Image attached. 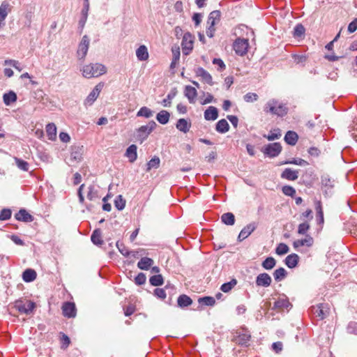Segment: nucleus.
<instances>
[{
	"instance_id": "f257e3e1",
	"label": "nucleus",
	"mask_w": 357,
	"mask_h": 357,
	"mask_svg": "<svg viewBox=\"0 0 357 357\" xmlns=\"http://www.w3.org/2000/svg\"><path fill=\"white\" fill-rule=\"evenodd\" d=\"M264 110L266 113L282 117L287 114L288 107L285 104L279 102L275 99H271L266 103Z\"/></svg>"
},
{
	"instance_id": "f03ea898",
	"label": "nucleus",
	"mask_w": 357,
	"mask_h": 357,
	"mask_svg": "<svg viewBox=\"0 0 357 357\" xmlns=\"http://www.w3.org/2000/svg\"><path fill=\"white\" fill-rule=\"evenodd\" d=\"M82 72L85 78L98 77L106 73V68L100 63H91L84 66Z\"/></svg>"
},
{
	"instance_id": "7ed1b4c3",
	"label": "nucleus",
	"mask_w": 357,
	"mask_h": 357,
	"mask_svg": "<svg viewBox=\"0 0 357 357\" xmlns=\"http://www.w3.org/2000/svg\"><path fill=\"white\" fill-rule=\"evenodd\" d=\"M14 307L21 314H30L36 308V303L26 298H20L15 301Z\"/></svg>"
},
{
	"instance_id": "20e7f679",
	"label": "nucleus",
	"mask_w": 357,
	"mask_h": 357,
	"mask_svg": "<svg viewBox=\"0 0 357 357\" xmlns=\"http://www.w3.org/2000/svg\"><path fill=\"white\" fill-rule=\"evenodd\" d=\"M236 335L234 336L233 341L241 346L248 347L251 339L250 333L248 329L243 328L236 332Z\"/></svg>"
},
{
	"instance_id": "39448f33",
	"label": "nucleus",
	"mask_w": 357,
	"mask_h": 357,
	"mask_svg": "<svg viewBox=\"0 0 357 357\" xmlns=\"http://www.w3.org/2000/svg\"><path fill=\"white\" fill-rule=\"evenodd\" d=\"M84 146L82 145H74L71 146L70 162L72 165L79 162L82 160Z\"/></svg>"
},
{
	"instance_id": "423d86ee",
	"label": "nucleus",
	"mask_w": 357,
	"mask_h": 357,
	"mask_svg": "<svg viewBox=\"0 0 357 357\" xmlns=\"http://www.w3.org/2000/svg\"><path fill=\"white\" fill-rule=\"evenodd\" d=\"M194 37L190 32L184 33L181 42L183 53L188 55L193 49Z\"/></svg>"
},
{
	"instance_id": "0eeeda50",
	"label": "nucleus",
	"mask_w": 357,
	"mask_h": 357,
	"mask_svg": "<svg viewBox=\"0 0 357 357\" xmlns=\"http://www.w3.org/2000/svg\"><path fill=\"white\" fill-rule=\"evenodd\" d=\"M282 146L279 142L268 144L265 146L262 151L263 153L270 158L278 156L282 151Z\"/></svg>"
},
{
	"instance_id": "6e6552de",
	"label": "nucleus",
	"mask_w": 357,
	"mask_h": 357,
	"mask_svg": "<svg viewBox=\"0 0 357 357\" xmlns=\"http://www.w3.org/2000/svg\"><path fill=\"white\" fill-rule=\"evenodd\" d=\"M248 46V40L244 38H237L233 44L234 50L239 56H243L247 53Z\"/></svg>"
},
{
	"instance_id": "1a4fd4ad",
	"label": "nucleus",
	"mask_w": 357,
	"mask_h": 357,
	"mask_svg": "<svg viewBox=\"0 0 357 357\" xmlns=\"http://www.w3.org/2000/svg\"><path fill=\"white\" fill-rule=\"evenodd\" d=\"M90 40L86 35H84L78 45L77 51L79 59H84L88 52Z\"/></svg>"
},
{
	"instance_id": "9d476101",
	"label": "nucleus",
	"mask_w": 357,
	"mask_h": 357,
	"mask_svg": "<svg viewBox=\"0 0 357 357\" xmlns=\"http://www.w3.org/2000/svg\"><path fill=\"white\" fill-rule=\"evenodd\" d=\"M311 311L315 317L322 320L325 319L328 314V305L326 303H320L316 306H312Z\"/></svg>"
},
{
	"instance_id": "9b49d317",
	"label": "nucleus",
	"mask_w": 357,
	"mask_h": 357,
	"mask_svg": "<svg viewBox=\"0 0 357 357\" xmlns=\"http://www.w3.org/2000/svg\"><path fill=\"white\" fill-rule=\"evenodd\" d=\"M156 126L157 124L154 121H149L147 125L142 126L137 130L139 137L143 140L146 139L149 135L155 129Z\"/></svg>"
},
{
	"instance_id": "f8f14e48",
	"label": "nucleus",
	"mask_w": 357,
	"mask_h": 357,
	"mask_svg": "<svg viewBox=\"0 0 357 357\" xmlns=\"http://www.w3.org/2000/svg\"><path fill=\"white\" fill-rule=\"evenodd\" d=\"M102 88H103V83H102V82L98 83L93 88V89L91 91V93L88 95V96L86 97V98L84 101V105H91L95 102V100L97 99V98L98 97Z\"/></svg>"
},
{
	"instance_id": "ddd939ff",
	"label": "nucleus",
	"mask_w": 357,
	"mask_h": 357,
	"mask_svg": "<svg viewBox=\"0 0 357 357\" xmlns=\"http://www.w3.org/2000/svg\"><path fill=\"white\" fill-rule=\"evenodd\" d=\"M62 312L64 317L74 318L77 314V309L74 303L65 302L62 305Z\"/></svg>"
},
{
	"instance_id": "4468645a",
	"label": "nucleus",
	"mask_w": 357,
	"mask_h": 357,
	"mask_svg": "<svg viewBox=\"0 0 357 357\" xmlns=\"http://www.w3.org/2000/svg\"><path fill=\"white\" fill-rule=\"evenodd\" d=\"M257 228V224L255 222H251L244 227L239 233L238 236V241H243L247 238Z\"/></svg>"
},
{
	"instance_id": "2eb2a0df",
	"label": "nucleus",
	"mask_w": 357,
	"mask_h": 357,
	"mask_svg": "<svg viewBox=\"0 0 357 357\" xmlns=\"http://www.w3.org/2000/svg\"><path fill=\"white\" fill-rule=\"evenodd\" d=\"M292 305L289 301V299L285 296H283L282 297L279 298L276 301H275L272 310L281 311L283 310L284 309H288Z\"/></svg>"
},
{
	"instance_id": "dca6fc26",
	"label": "nucleus",
	"mask_w": 357,
	"mask_h": 357,
	"mask_svg": "<svg viewBox=\"0 0 357 357\" xmlns=\"http://www.w3.org/2000/svg\"><path fill=\"white\" fill-rule=\"evenodd\" d=\"M272 282L271 277L266 273L259 274L256 278V285L257 287H268Z\"/></svg>"
},
{
	"instance_id": "f3484780",
	"label": "nucleus",
	"mask_w": 357,
	"mask_h": 357,
	"mask_svg": "<svg viewBox=\"0 0 357 357\" xmlns=\"http://www.w3.org/2000/svg\"><path fill=\"white\" fill-rule=\"evenodd\" d=\"M15 218L17 220L24 222H31L33 220V217L24 208H21L16 213Z\"/></svg>"
},
{
	"instance_id": "a211bd4d",
	"label": "nucleus",
	"mask_w": 357,
	"mask_h": 357,
	"mask_svg": "<svg viewBox=\"0 0 357 357\" xmlns=\"http://www.w3.org/2000/svg\"><path fill=\"white\" fill-rule=\"evenodd\" d=\"M195 74L197 77H200L204 82L210 85L213 84V79L211 75L203 68H197L195 70Z\"/></svg>"
},
{
	"instance_id": "6ab92c4d",
	"label": "nucleus",
	"mask_w": 357,
	"mask_h": 357,
	"mask_svg": "<svg viewBox=\"0 0 357 357\" xmlns=\"http://www.w3.org/2000/svg\"><path fill=\"white\" fill-rule=\"evenodd\" d=\"M298 170L286 168L281 174V178L289 181H296L298 178Z\"/></svg>"
},
{
	"instance_id": "aec40b11",
	"label": "nucleus",
	"mask_w": 357,
	"mask_h": 357,
	"mask_svg": "<svg viewBox=\"0 0 357 357\" xmlns=\"http://www.w3.org/2000/svg\"><path fill=\"white\" fill-rule=\"evenodd\" d=\"M204 116L206 121H215L218 117V110L215 107L210 106L205 110Z\"/></svg>"
},
{
	"instance_id": "412c9836",
	"label": "nucleus",
	"mask_w": 357,
	"mask_h": 357,
	"mask_svg": "<svg viewBox=\"0 0 357 357\" xmlns=\"http://www.w3.org/2000/svg\"><path fill=\"white\" fill-rule=\"evenodd\" d=\"M184 95L188 98L190 103H195V98L197 96V90L195 87L191 86H185Z\"/></svg>"
},
{
	"instance_id": "4be33fe9",
	"label": "nucleus",
	"mask_w": 357,
	"mask_h": 357,
	"mask_svg": "<svg viewBox=\"0 0 357 357\" xmlns=\"http://www.w3.org/2000/svg\"><path fill=\"white\" fill-rule=\"evenodd\" d=\"M137 147L135 144H131L126 149L125 156L128 158L131 163L134 162L137 158Z\"/></svg>"
},
{
	"instance_id": "5701e85b",
	"label": "nucleus",
	"mask_w": 357,
	"mask_h": 357,
	"mask_svg": "<svg viewBox=\"0 0 357 357\" xmlns=\"http://www.w3.org/2000/svg\"><path fill=\"white\" fill-rule=\"evenodd\" d=\"M154 261L152 259L144 257H142L137 263V267L141 270H149L153 264Z\"/></svg>"
},
{
	"instance_id": "b1692460",
	"label": "nucleus",
	"mask_w": 357,
	"mask_h": 357,
	"mask_svg": "<svg viewBox=\"0 0 357 357\" xmlns=\"http://www.w3.org/2000/svg\"><path fill=\"white\" fill-rule=\"evenodd\" d=\"M284 139L287 144L294 146L298 142V135L296 132L289 130L287 132Z\"/></svg>"
},
{
	"instance_id": "393cba45",
	"label": "nucleus",
	"mask_w": 357,
	"mask_h": 357,
	"mask_svg": "<svg viewBox=\"0 0 357 357\" xmlns=\"http://www.w3.org/2000/svg\"><path fill=\"white\" fill-rule=\"evenodd\" d=\"M299 257L296 254H291L288 255L284 260L285 264L289 268H295L298 263Z\"/></svg>"
},
{
	"instance_id": "a878e982",
	"label": "nucleus",
	"mask_w": 357,
	"mask_h": 357,
	"mask_svg": "<svg viewBox=\"0 0 357 357\" xmlns=\"http://www.w3.org/2000/svg\"><path fill=\"white\" fill-rule=\"evenodd\" d=\"M136 56L141 61H146L149 58V52L145 45H140L136 50Z\"/></svg>"
},
{
	"instance_id": "bb28decb",
	"label": "nucleus",
	"mask_w": 357,
	"mask_h": 357,
	"mask_svg": "<svg viewBox=\"0 0 357 357\" xmlns=\"http://www.w3.org/2000/svg\"><path fill=\"white\" fill-rule=\"evenodd\" d=\"M176 127L178 130L186 133L189 131L191 127V123L185 119H180L178 120Z\"/></svg>"
},
{
	"instance_id": "cd10ccee",
	"label": "nucleus",
	"mask_w": 357,
	"mask_h": 357,
	"mask_svg": "<svg viewBox=\"0 0 357 357\" xmlns=\"http://www.w3.org/2000/svg\"><path fill=\"white\" fill-rule=\"evenodd\" d=\"M36 272L31 268L26 269L22 273V279L26 282H33L36 278Z\"/></svg>"
},
{
	"instance_id": "c85d7f7f",
	"label": "nucleus",
	"mask_w": 357,
	"mask_h": 357,
	"mask_svg": "<svg viewBox=\"0 0 357 357\" xmlns=\"http://www.w3.org/2000/svg\"><path fill=\"white\" fill-rule=\"evenodd\" d=\"M313 241V238L311 236H307L304 239L295 241L293 243V245L296 249L303 245L310 247L312 245Z\"/></svg>"
},
{
	"instance_id": "c756f323",
	"label": "nucleus",
	"mask_w": 357,
	"mask_h": 357,
	"mask_svg": "<svg viewBox=\"0 0 357 357\" xmlns=\"http://www.w3.org/2000/svg\"><path fill=\"white\" fill-rule=\"evenodd\" d=\"M192 303V300L185 294L180 295L177 299L178 305L181 308L190 305Z\"/></svg>"
},
{
	"instance_id": "7c9ffc66",
	"label": "nucleus",
	"mask_w": 357,
	"mask_h": 357,
	"mask_svg": "<svg viewBox=\"0 0 357 357\" xmlns=\"http://www.w3.org/2000/svg\"><path fill=\"white\" fill-rule=\"evenodd\" d=\"M229 125L228 122L222 119L218 121L215 126V130L220 133H225L229 131Z\"/></svg>"
},
{
	"instance_id": "2f4dec72",
	"label": "nucleus",
	"mask_w": 357,
	"mask_h": 357,
	"mask_svg": "<svg viewBox=\"0 0 357 357\" xmlns=\"http://www.w3.org/2000/svg\"><path fill=\"white\" fill-rule=\"evenodd\" d=\"M221 221L226 225H234L235 223V216L231 212L225 213L221 215Z\"/></svg>"
},
{
	"instance_id": "473e14b6",
	"label": "nucleus",
	"mask_w": 357,
	"mask_h": 357,
	"mask_svg": "<svg viewBox=\"0 0 357 357\" xmlns=\"http://www.w3.org/2000/svg\"><path fill=\"white\" fill-rule=\"evenodd\" d=\"M17 98V97L16 93L13 91L4 93L3 96V102L7 106L10 105L12 103L16 102Z\"/></svg>"
},
{
	"instance_id": "72a5a7b5",
	"label": "nucleus",
	"mask_w": 357,
	"mask_h": 357,
	"mask_svg": "<svg viewBox=\"0 0 357 357\" xmlns=\"http://www.w3.org/2000/svg\"><path fill=\"white\" fill-rule=\"evenodd\" d=\"M169 117L170 114L166 110H162L156 115L157 121L162 125H165L169 122Z\"/></svg>"
},
{
	"instance_id": "f704fd0d",
	"label": "nucleus",
	"mask_w": 357,
	"mask_h": 357,
	"mask_svg": "<svg viewBox=\"0 0 357 357\" xmlns=\"http://www.w3.org/2000/svg\"><path fill=\"white\" fill-rule=\"evenodd\" d=\"M273 275L274 280L276 282H280V281L283 280L287 277V272L284 268L280 267V268L275 270Z\"/></svg>"
},
{
	"instance_id": "c9c22d12",
	"label": "nucleus",
	"mask_w": 357,
	"mask_h": 357,
	"mask_svg": "<svg viewBox=\"0 0 357 357\" xmlns=\"http://www.w3.org/2000/svg\"><path fill=\"white\" fill-rule=\"evenodd\" d=\"M46 132L49 139H55L56 137V127L55 124L53 123H48L46 126Z\"/></svg>"
},
{
	"instance_id": "e433bc0d",
	"label": "nucleus",
	"mask_w": 357,
	"mask_h": 357,
	"mask_svg": "<svg viewBox=\"0 0 357 357\" xmlns=\"http://www.w3.org/2000/svg\"><path fill=\"white\" fill-rule=\"evenodd\" d=\"M9 11H10L9 3L6 1H3L0 6L1 20H5Z\"/></svg>"
},
{
	"instance_id": "4c0bfd02",
	"label": "nucleus",
	"mask_w": 357,
	"mask_h": 357,
	"mask_svg": "<svg viewBox=\"0 0 357 357\" xmlns=\"http://www.w3.org/2000/svg\"><path fill=\"white\" fill-rule=\"evenodd\" d=\"M177 92L178 91L176 88L172 89L167 94V98L162 100V105L166 107H170L172 104V100L175 98Z\"/></svg>"
},
{
	"instance_id": "58836bf2",
	"label": "nucleus",
	"mask_w": 357,
	"mask_h": 357,
	"mask_svg": "<svg viewBox=\"0 0 357 357\" xmlns=\"http://www.w3.org/2000/svg\"><path fill=\"white\" fill-rule=\"evenodd\" d=\"M171 288L172 289H174V287L173 285H166L165 289L162 288H156L154 290V296L160 299H165L167 296L165 289H168Z\"/></svg>"
},
{
	"instance_id": "ea45409f",
	"label": "nucleus",
	"mask_w": 357,
	"mask_h": 357,
	"mask_svg": "<svg viewBox=\"0 0 357 357\" xmlns=\"http://www.w3.org/2000/svg\"><path fill=\"white\" fill-rule=\"evenodd\" d=\"M91 241L97 245H101L103 243V241L102 240L101 231L100 229H97L93 231L91 236Z\"/></svg>"
},
{
	"instance_id": "a19ab883",
	"label": "nucleus",
	"mask_w": 357,
	"mask_h": 357,
	"mask_svg": "<svg viewBox=\"0 0 357 357\" xmlns=\"http://www.w3.org/2000/svg\"><path fill=\"white\" fill-rule=\"evenodd\" d=\"M160 160L159 157L154 156L146 164V172H150L152 169H158L160 167Z\"/></svg>"
},
{
	"instance_id": "79ce46f5",
	"label": "nucleus",
	"mask_w": 357,
	"mask_h": 357,
	"mask_svg": "<svg viewBox=\"0 0 357 357\" xmlns=\"http://www.w3.org/2000/svg\"><path fill=\"white\" fill-rule=\"evenodd\" d=\"M275 264L276 260L272 257H268L262 261L261 266L266 270H271L275 266Z\"/></svg>"
},
{
	"instance_id": "37998d69",
	"label": "nucleus",
	"mask_w": 357,
	"mask_h": 357,
	"mask_svg": "<svg viewBox=\"0 0 357 357\" xmlns=\"http://www.w3.org/2000/svg\"><path fill=\"white\" fill-rule=\"evenodd\" d=\"M86 197L88 199H89L91 201H93V200H96L99 198L98 192L95 188L94 185H90L88 187V192H87Z\"/></svg>"
},
{
	"instance_id": "c03bdc74",
	"label": "nucleus",
	"mask_w": 357,
	"mask_h": 357,
	"mask_svg": "<svg viewBox=\"0 0 357 357\" xmlns=\"http://www.w3.org/2000/svg\"><path fill=\"white\" fill-rule=\"evenodd\" d=\"M149 282L151 285L158 287L163 284V277L160 274H156L151 276L149 279Z\"/></svg>"
},
{
	"instance_id": "a18cd8bd",
	"label": "nucleus",
	"mask_w": 357,
	"mask_h": 357,
	"mask_svg": "<svg viewBox=\"0 0 357 357\" xmlns=\"http://www.w3.org/2000/svg\"><path fill=\"white\" fill-rule=\"evenodd\" d=\"M237 284L236 279H232L229 282L222 284L220 289L225 293H227L231 291Z\"/></svg>"
},
{
	"instance_id": "49530a36",
	"label": "nucleus",
	"mask_w": 357,
	"mask_h": 357,
	"mask_svg": "<svg viewBox=\"0 0 357 357\" xmlns=\"http://www.w3.org/2000/svg\"><path fill=\"white\" fill-rule=\"evenodd\" d=\"M153 115V112L147 107H142L137 112V116H144L145 118H150Z\"/></svg>"
},
{
	"instance_id": "de8ad7c7",
	"label": "nucleus",
	"mask_w": 357,
	"mask_h": 357,
	"mask_svg": "<svg viewBox=\"0 0 357 357\" xmlns=\"http://www.w3.org/2000/svg\"><path fill=\"white\" fill-rule=\"evenodd\" d=\"M173 58L170 64V68L174 69L178 63L180 59V50L179 48L176 50L172 49Z\"/></svg>"
},
{
	"instance_id": "09e8293b",
	"label": "nucleus",
	"mask_w": 357,
	"mask_h": 357,
	"mask_svg": "<svg viewBox=\"0 0 357 357\" xmlns=\"http://www.w3.org/2000/svg\"><path fill=\"white\" fill-rule=\"evenodd\" d=\"M15 161L17 167L21 170L24 172H27L29 170V165L26 161L17 157L15 158Z\"/></svg>"
},
{
	"instance_id": "8fccbe9b",
	"label": "nucleus",
	"mask_w": 357,
	"mask_h": 357,
	"mask_svg": "<svg viewBox=\"0 0 357 357\" xmlns=\"http://www.w3.org/2000/svg\"><path fill=\"white\" fill-rule=\"evenodd\" d=\"M321 184L327 189H331L334 186V180H332L328 176H321Z\"/></svg>"
},
{
	"instance_id": "3c124183",
	"label": "nucleus",
	"mask_w": 357,
	"mask_h": 357,
	"mask_svg": "<svg viewBox=\"0 0 357 357\" xmlns=\"http://www.w3.org/2000/svg\"><path fill=\"white\" fill-rule=\"evenodd\" d=\"M199 303L207 305V306H213L215 303V298L211 296H204L199 298Z\"/></svg>"
},
{
	"instance_id": "603ef678",
	"label": "nucleus",
	"mask_w": 357,
	"mask_h": 357,
	"mask_svg": "<svg viewBox=\"0 0 357 357\" xmlns=\"http://www.w3.org/2000/svg\"><path fill=\"white\" fill-rule=\"evenodd\" d=\"M114 206L119 211H121L125 208L126 200L123 198L122 195H118L115 198Z\"/></svg>"
},
{
	"instance_id": "864d4df0",
	"label": "nucleus",
	"mask_w": 357,
	"mask_h": 357,
	"mask_svg": "<svg viewBox=\"0 0 357 357\" xmlns=\"http://www.w3.org/2000/svg\"><path fill=\"white\" fill-rule=\"evenodd\" d=\"M289 248L288 245L283 243H280L275 249V252L278 255H284L289 252Z\"/></svg>"
},
{
	"instance_id": "5fc2aeb1",
	"label": "nucleus",
	"mask_w": 357,
	"mask_h": 357,
	"mask_svg": "<svg viewBox=\"0 0 357 357\" xmlns=\"http://www.w3.org/2000/svg\"><path fill=\"white\" fill-rule=\"evenodd\" d=\"M281 137L280 129L275 130L268 135H264V137L266 138L269 141H273L278 139Z\"/></svg>"
},
{
	"instance_id": "6e6d98bb",
	"label": "nucleus",
	"mask_w": 357,
	"mask_h": 357,
	"mask_svg": "<svg viewBox=\"0 0 357 357\" xmlns=\"http://www.w3.org/2000/svg\"><path fill=\"white\" fill-rule=\"evenodd\" d=\"M12 211L10 208H3L0 211V220H8L11 218Z\"/></svg>"
},
{
	"instance_id": "4d7b16f0",
	"label": "nucleus",
	"mask_w": 357,
	"mask_h": 357,
	"mask_svg": "<svg viewBox=\"0 0 357 357\" xmlns=\"http://www.w3.org/2000/svg\"><path fill=\"white\" fill-rule=\"evenodd\" d=\"M284 164H292V165H296L299 166H306L308 165V162L301 158H293L291 160H287L284 162Z\"/></svg>"
},
{
	"instance_id": "13d9d810",
	"label": "nucleus",
	"mask_w": 357,
	"mask_h": 357,
	"mask_svg": "<svg viewBox=\"0 0 357 357\" xmlns=\"http://www.w3.org/2000/svg\"><path fill=\"white\" fill-rule=\"evenodd\" d=\"M282 192L287 195L294 197L296 194V190L290 185H284L282 188Z\"/></svg>"
},
{
	"instance_id": "bf43d9fd",
	"label": "nucleus",
	"mask_w": 357,
	"mask_h": 357,
	"mask_svg": "<svg viewBox=\"0 0 357 357\" xmlns=\"http://www.w3.org/2000/svg\"><path fill=\"white\" fill-rule=\"evenodd\" d=\"M116 248H118L119 251L126 257H128L130 254L128 250L125 246V245L120 241H118L116 243Z\"/></svg>"
},
{
	"instance_id": "052dcab7",
	"label": "nucleus",
	"mask_w": 357,
	"mask_h": 357,
	"mask_svg": "<svg viewBox=\"0 0 357 357\" xmlns=\"http://www.w3.org/2000/svg\"><path fill=\"white\" fill-rule=\"evenodd\" d=\"M305 28L301 24L296 25L294 29V36L295 37H301L305 33Z\"/></svg>"
},
{
	"instance_id": "680f3d73",
	"label": "nucleus",
	"mask_w": 357,
	"mask_h": 357,
	"mask_svg": "<svg viewBox=\"0 0 357 357\" xmlns=\"http://www.w3.org/2000/svg\"><path fill=\"white\" fill-rule=\"evenodd\" d=\"M258 95L255 93H248L243 96V100L247 102H252L258 100Z\"/></svg>"
},
{
	"instance_id": "e2e57ef3",
	"label": "nucleus",
	"mask_w": 357,
	"mask_h": 357,
	"mask_svg": "<svg viewBox=\"0 0 357 357\" xmlns=\"http://www.w3.org/2000/svg\"><path fill=\"white\" fill-rule=\"evenodd\" d=\"M347 331L349 333L357 335V322H349L347 327Z\"/></svg>"
},
{
	"instance_id": "0e129e2a",
	"label": "nucleus",
	"mask_w": 357,
	"mask_h": 357,
	"mask_svg": "<svg viewBox=\"0 0 357 357\" xmlns=\"http://www.w3.org/2000/svg\"><path fill=\"white\" fill-rule=\"evenodd\" d=\"M146 277L144 273H139L135 278V282L137 285L144 284L146 282Z\"/></svg>"
},
{
	"instance_id": "69168bd1",
	"label": "nucleus",
	"mask_w": 357,
	"mask_h": 357,
	"mask_svg": "<svg viewBox=\"0 0 357 357\" xmlns=\"http://www.w3.org/2000/svg\"><path fill=\"white\" fill-rule=\"evenodd\" d=\"M310 229V225L305 222L298 225V233L299 234H305Z\"/></svg>"
},
{
	"instance_id": "338daca9",
	"label": "nucleus",
	"mask_w": 357,
	"mask_h": 357,
	"mask_svg": "<svg viewBox=\"0 0 357 357\" xmlns=\"http://www.w3.org/2000/svg\"><path fill=\"white\" fill-rule=\"evenodd\" d=\"M61 341V349H66L70 344V338L68 337V335H66L64 333H62Z\"/></svg>"
},
{
	"instance_id": "774afa93",
	"label": "nucleus",
	"mask_w": 357,
	"mask_h": 357,
	"mask_svg": "<svg viewBox=\"0 0 357 357\" xmlns=\"http://www.w3.org/2000/svg\"><path fill=\"white\" fill-rule=\"evenodd\" d=\"M357 29V18H355L352 22L349 24L348 31L354 33Z\"/></svg>"
}]
</instances>
